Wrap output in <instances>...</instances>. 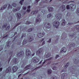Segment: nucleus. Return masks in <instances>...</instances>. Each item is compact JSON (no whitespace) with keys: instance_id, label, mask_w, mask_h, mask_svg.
<instances>
[{"instance_id":"1","label":"nucleus","mask_w":79,"mask_h":79,"mask_svg":"<svg viewBox=\"0 0 79 79\" xmlns=\"http://www.w3.org/2000/svg\"><path fill=\"white\" fill-rule=\"evenodd\" d=\"M52 58L53 57H50L49 59L45 60H44V62H43L41 65H40L37 68H36L35 69H39V68H40L42 67V66H44V64L45 63V62H48H48L47 63V65L48 64H50L51 63H52V61H50V60H52Z\"/></svg>"},{"instance_id":"2","label":"nucleus","mask_w":79,"mask_h":79,"mask_svg":"<svg viewBox=\"0 0 79 79\" xmlns=\"http://www.w3.org/2000/svg\"><path fill=\"white\" fill-rule=\"evenodd\" d=\"M30 38L28 39L27 40H23V42L22 43L23 45H25L26 44H27L28 42H31V41H32L33 40H34V39L33 38V37H29Z\"/></svg>"},{"instance_id":"3","label":"nucleus","mask_w":79,"mask_h":79,"mask_svg":"<svg viewBox=\"0 0 79 79\" xmlns=\"http://www.w3.org/2000/svg\"><path fill=\"white\" fill-rule=\"evenodd\" d=\"M53 24L54 27H55L57 29H58L60 26V22L58 21H54L53 23Z\"/></svg>"},{"instance_id":"4","label":"nucleus","mask_w":79,"mask_h":79,"mask_svg":"<svg viewBox=\"0 0 79 79\" xmlns=\"http://www.w3.org/2000/svg\"><path fill=\"white\" fill-rule=\"evenodd\" d=\"M42 21V19H41V15H38L37 16V19H36L35 22L36 23H40V22Z\"/></svg>"},{"instance_id":"5","label":"nucleus","mask_w":79,"mask_h":79,"mask_svg":"<svg viewBox=\"0 0 79 79\" xmlns=\"http://www.w3.org/2000/svg\"><path fill=\"white\" fill-rule=\"evenodd\" d=\"M55 16L56 18L57 19V20H59V21L61 19V18H62V17L61 16V14L60 13L56 14Z\"/></svg>"},{"instance_id":"6","label":"nucleus","mask_w":79,"mask_h":79,"mask_svg":"<svg viewBox=\"0 0 79 79\" xmlns=\"http://www.w3.org/2000/svg\"><path fill=\"white\" fill-rule=\"evenodd\" d=\"M69 66V62H68L67 64L64 66V69H63L61 71V73L63 72H66L67 71V67Z\"/></svg>"},{"instance_id":"7","label":"nucleus","mask_w":79,"mask_h":79,"mask_svg":"<svg viewBox=\"0 0 79 79\" xmlns=\"http://www.w3.org/2000/svg\"><path fill=\"white\" fill-rule=\"evenodd\" d=\"M45 33L44 31L42 32L41 33H38L37 35H37L38 37H39V38H41V37H42L43 36H44V35H45Z\"/></svg>"},{"instance_id":"8","label":"nucleus","mask_w":79,"mask_h":79,"mask_svg":"<svg viewBox=\"0 0 79 79\" xmlns=\"http://www.w3.org/2000/svg\"><path fill=\"white\" fill-rule=\"evenodd\" d=\"M26 53L27 56H31V51L29 49H27L26 51Z\"/></svg>"},{"instance_id":"9","label":"nucleus","mask_w":79,"mask_h":79,"mask_svg":"<svg viewBox=\"0 0 79 79\" xmlns=\"http://www.w3.org/2000/svg\"><path fill=\"white\" fill-rule=\"evenodd\" d=\"M44 26L46 29H50V28L51 27L50 24L48 23H45Z\"/></svg>"},{"instance_id":"10","label":"nucleus","mask_w":79,"mask_h":79,"mask_svg":"<svg viewBox=\"0 0 79 79\" xmlns=\"http://www.w3.org/2000/svg\"><path fill=\"white\" fill-rule=\"evenodd\" d=\"M9 55H11L10 57L7 60V61L6 62L8 63V64L10 63V60H11V57L12 56V55H13V51H10V52L9 53Z\"/></svg>"},{"instance_id":"11","label":"nucleus","mask_w":79,"mask_h":79,"mask_svg":"<svg viewBox=\"0 0 79 79\" xmlns=\"http://www.w3.org/2000/svg\"><path fill=\"white\" fill-rule=\"evenodd\" d=\"M24 55V52L22 51L21 52H19V53H18L17 54V55L19 57H20V56H23Z\"/></svg>"},{"instance_id":"12","label":"nucleus","mask_w":79,"mask_h":79,"mask_svg":"<svg viewBox=\"0 0 79 79\" xmlns=\"http://www.w3.org/2000/svg\"><path fill=\"white\" fill-rule=\"evenodd\" d=\"M18 69V67L16 66H14L12 68V71L14 73H15L16 71H17Z\"/></svg>"},{"instance_id":"13","label":"nucleus","mask_w":79,"mask_h":79,"mask_svg":"<svg viewBox=\"0 0 79 79\" xmlns=\"http://www.w3.org/2000/svg\"><path fill=\"white\" fill-rule=\"evenodd\" d=\"M42 53V48H40L39 49V50L36 52V54L37 55H38Z\"/></svg>"},{"instance_id":"14","label":"nucleus","mask_w":79,"mask_h":79,"mask_svg":"<svg viewBox=\"0 0 79 79\" xmlns=\"http://www.w3.org/2000/svg\"><path fill=\"white\" fill-rule=\"evenodd\" d=\"M11 67H9L6 70V73H11Z\"/></svg>"},{"instance_id":"15","label":"nucleus","mask_w":79,"mask_h":79,"mask_svg":"<svg viewBox=\"0 0 79 79\" xmlns=\"http://www.w3.org/2000/svg\"><path fill=\"white\" fill-rule=\"evenodd\" d=\"M61 51L60 52V53H65V52H66L67 50L66 48H63L61 49Z\"/></svg>"},{"instance_id":"16","label":"nucleus","mask_w":79,"mask_h":79,"mask_svg":"<svg viewBox=\"0 0 79 79\" xmlns=\"http://www.w3.org/2000/svg\"><path fill=\"white\" fill-rule=\"evenodd\" d=\"M76 47V44L74 43H73L72 44H71L69 46V48L71 49V48H74Z\"/></svg>"},{"instance_id":"17","label":"nucleus","mask_w":79,"mask_h":79,"mask_svg":"<svg viewBox=\"0 0 79 79\" xmlns=\"http://www.w3.org/2000/svg\"><path fill=\"white\" fill-rule=\"evenodd\" d=\"M70 6H71V10L72 11H74V9L76 8V6L73 5V4H71L70 5Z\"/></svg>"},{"instance_id":"18","label":"nucleus","mask_w":79,"mask_h":79,"mask_svg":"<svg viewBox=\"0 0 79 79\" xmlns=\"http://www.w3.org/2000/svg\"><path fill=\"white\" fill-rule=\"evenodd\" d=\"M36 59H37V58L35 57H34L33 58V61L34 63H38L39 61V60L38 59H36Z\"/></svg>"},{"instance_id":"19","label":"nucleus","mask_w":79,"mask_h":79,"mask_svg":"<svg viewBox=\"0 0 79 79\" xmlns=\"http://www.w3.org/2000/svg\"><path fill=\"white\" fill-rule=\"evenodd\" d=\"M27 29V27H20V29L21 31H26V29Z\"/></svg>"},{"instance_id":"20","label":"nucleus","mask_w":79,"mask_h":79,"mask_svg":"<svg viewBox=\"0 0 79 79\" xmlns=\"http://www.w3.org/2000/svg\"><path fill=\"white\" fill-rule=\"evenodd\" d=\"M61 8L62 11H64V10H66V8H65V5H63L60 7V8Z\"/></svg>"},{"instance_id":"21","label":"nucleus","mask_w":79,"mask_h":79,"mask_svg":"<svg viewBox=\"0 0 79 79\" xmlns=\"http://www.w3.org/2000/svg\"><path fill=\"white\" fill-rule=\"evenodd\" d=\"M21 17V14L20 13H18L17 14V18L18 19H20Z\"/></svg>"},{"instance_id":"22","label":"nucleus","mask_w":79,"mask_h":79,"mask_svg":"<svg viewBox=\"0 0 79 79\" xmlns=\"http://www.w3.org/2000/svg\"><path fill=\"white\" fill-rule=\"evenodd\" d=\"M48 10L49 12H51L52 11H53V7H49L48 8Z\"/></svg>"},{"instance_id":"23","label":"nucleus","mask_w":79,"mask_h":79,"mask_svg":"<svg viewBox=\"0 0 79 79\" xmlns=\"http://www.w3.org/2000/svg\"><path fill=\"white\" fill-rule=\"evenodd\" d=\"M13 63H14L15 64H16L18 63V59L15 58L13 60Z\"/></svg>"},{"instance_id":"24","label":"nucleus","mask_w":79,"mask_h":79,"mask_svg":"<svg viewBox=\"0 0 79 79\" xmlns=\"http://www.w3.org/2000/svg\"><path fill=\"white\" fill-rule=\"evenodd\" d=\"M7 7V4H6L4 5L3 7H2V8L0 9V10H5Z\"/></svg>"},{"instance_id":"25","label":"nucleus","mask_w":79,"mask_h":79,"mask_svg":"<svg viewBox=\"0 0 79 79\" xmlns=\"http://www.w3.org/2000/svg\"><path fill=\"white\" fill-rule=\"evenodd\" d=\"M66 74V73H63L62 74V77H61V78L62 79H66L65 78V75Z\"/></svg>"},{"instance_id":"26","label":"nucleus","mask_w":79,"mask_h":79,"mask_svg":"<svg viewBox=\"0 0 79 79\" xmlns=\"http://www.w3.org/2000/svg\"><path fill=\"white\" fill-rule=\"evenodd\" d=\"M20 10V7H18L17 9H13V12H16V11H19V10Z\"/></svg>"},{"instance_id":"27","label":"nucleus","mask_w":79,"mask_h":79,"mask_svg":"<svg viewBox=\"0 0 79 79\" xmlns=\"http://www.w3.org/2000/svg\"><path fill=\"white\" fill-rule=\"evenodd\" d=\"M60 23H62V26H64L65 25L66 22L65 20H63L61 21Z\"/></svg>"},{"instance_id":"28","label":"nucleus","mask_w":79,"mask_h":79,"mask_svg":"<svg viewBox=\"0 0 79 79\" xmlns=\"http://www.w3.org/2000/svg\"><path fill=\"white\" fill-rule=\"evenodd\" d=\"M32 31H34V28H30L27 31L28 32H32Z\"/></svg>"},{"instance_id":"29","label":"nucleus","mask_w":79,"mask_h":79,"mask_svg":"<svg viewBox=\"0 0 79 79\" xmlns=\"http://www.w3.org/2000/svg\"><path fill=\"white\" fill-rule=\"evenodd\" d=\"M76 59H75L74 61L75 63V64H78L79 63V60L77 59V58H76Z\"/></svg>"},{"instance_id":"30","label":"nucleus","mask_w":79,"mask_h":79,"mask_svg":"<svg viewBox=\"0 0 79 79\" xmlns=\"http://www.w3.org/2000/svg\"><path fill=\"white\" fill-rule=\"evenodd\" d=\"M8 20L9 22L12 21V20H13V17L12 16H9L8 18Z\"/></svg>"},{"instance_id":"31","label":"nucleus","mask_w":79,"mask_h":79,"mask_svg":"<svg viewBox=\"0 0 79 79\" xmlns=\"http://www.w3.org/2000/svg\"><path fill=\"white\" fill-rule=\"evenodd\" d=\"M26 37V34H23L22 36L21 37V39L22 40H23V37L25 38Z\"/></svg>"},{"instance_id":"32","label":"nucleus","mask_w":79,"mask_h":79,"mask_svg":"<svg viewBox=\"0 0 79 79\" xmlns=\"http://www.w3.org/2000/svg\"><path fill=\"white\" fill-rule=\"evenodd\" d=\"M12 8H13L12 6L11 5H10V4H9L8 7L7 8V10H10V9L11 10L12 9Z\"/></svg>"},{"instance_id":"33","label":"nucleus","mask_w":79,"mask_h":79,"mask_svg":"<svg viewBox=\"0 0 79 79\" xmlns=\"http://www.w3.org/2000/svg\"><path fill=\"white\" fill-rule=\"evenodd\" d=\"M75 29H76L77 31L78 32H79V25H77L76 26Z\"/></svg>"},{"instance_id":"34","label":"nucleus","mask_w":79,"mask_h":79,"mask_svg":"<svg viewBox=\"0 0 79 79\" xmlns=\"http://www.w3.org/2000/svg\"><path fill=\"white\" fill-rule=\"evenodd\" d=\"M48 74H51L52 73V70L51 69L50 70L48 69Z\"/></svg>"},{"instance_id":"35","label":"nucleus","mask_w":79,"mask_h":79,"mask_svg":"<svg viewBox=\"0 0 79 79\" xmlns=\"http://www.w3.org/2000/svg\"><path fill=\"white\" fill-rule=\"evenodd\" d=\"M51 56V54H50V53H48L46 55V58H48V57H50Z\"/></svg>"},{"instance_id":"36","label":"nucleus","mask_w":79,"mask_h":79,"mask_svg":"<svg viewBox=\"0 0 79 79\" xmlns=\"http://www.w3.org/2000/svg\"><path fill=\"white\" fill-rule=\"evenodd\" d=\"M7 26V23H5L4 25H3L2 26V28H3V29H5V28H6V26Z\"/></svg>"},{"instance_id":"37","label":"nucleus","mask_w":79,"mask_h":79,"mask_svg":"<svg viewBox=\"0 0 79 79\" xmlns=\"http://www.w3.org/2000/svg\"><path fill=\"white\" fill-rule=\"evenodd\" d=\"M52 13L48 14L47 16V18H50L52 16Z\"/></svg>"},{"instance_id":"38","label":"nucleus","mask_w":79,"mask_h":79,"mask_svg":"<svg viewBox=\"0 0 79 79\" xmlns=\"http://www.w3.org/2000/svg\"><path fill=\"white\" fill-rule=\"evenodd\" d=\"M25 24H31V22L27 21L26 22Z\"/></svg>"},{"instance_id":"39","label":"nucleus","mask_w":79,"mask_h":79,"mask_svg":"<svg viewBox=\"0 0 79 79\" xmlns=\"http://www.w3.org/2000/svg\"><path fill=\"white\" fill-rule=\"evenodd\" d=\"M10 25L9 24L8 27H7L6 28V31H8L10 29Z\"/></svg>"},{"instance_id":"40","label":"nucleus","mask_w":79,"mask_h":79,"mask_svg":"<svg viewBox=\"0 0 79 79\" xmlns=\"http://www.w3.org/2000/svg\"><path fill=\"white\" fill-rule=\"evenodd\" d=\"M51 78L52 79H57V77L55 76H54L52 77Z\"/></svg>"},{"instance_id":"41","label":"nucleus","mask_w":79,"mask_h":79,"mask_svg":"<svg viewBox=\"0 0 79 79\" xmlns=\"http://www.w3.org/2000/svg\"><path fill=\"white\" fill-rule=\"evenodd\" d=\"M77 14L79 16V8H78L77 9Z\"/></svg>"},{"instance_id":"42","label":"nucleus","mask_w":79,"mask_h":79,"mask_svg":"<svg viewBox=\"0 0 79 79\" xmlns=\"http://www.w3.org/2000/svg\"><path fill=\"white\" fill-rule=\"evenodd\" d=\"M53 70H57V67H56L55 66H54L53 68H52Z\"/></svg>"},{"instance_id":"43","label":"nucleus","mask_w":79,"mask_h":79,"mask_svg":"<svg viewBox=\"0 0 79 79\" xmlns=\"http://www.w3.org/2000/svg\"><path fill=\"white\" fill-rule=\"evenodd\" d=\"M38 13V10H35L33 12V14L34 15L35 14H36V13Z\"/></svg>"},{"instance_id":"44","label":"nucleus","mask_w":79,"mask_h":79,"mask_svg":"<svg viewBox=\"0 0 79 79\" xmlns=\"http://www.w3.org/2000/svg\"><path fill=\"white\" fill-rule=\"evenodd\" d=\"M29 67H31V64H29L27 65L26 67H25L24 68L25 69H26V68H29Z\"/></svg>"},{"instance_id":"45","label":"nucleus","mask_w":79,"mask_h":79,"mask_svg":"<svg viewBox=\"0 0 79 79\" xmlns=\"http://www.w3.org/2000/svg\"><path fill=\"white\" fill-rule=\"evenodd\" d=\"M9 36V34H7L6 35L4 36L2 38V39H4V38H5V37H8Z\"/></svg>"},{"instance_id":"46","label":"nucleus","mask_w":79,"mask_h":79,"mask_svg":"<svg viewBox=\"0 0 79 79\" xmlns=\"http://www.w3.org/2000/svg\"><path fill=\"white\" fill-rule=\"evenodd\" d=\"M24 1V0H21L19 2L20 4H21V5H23V2Z\"/></svg>"},{"instance_id":"47","label":"nucleus","mask_w":79,"mask_h":79,"mask_svg":"<svg viewBox=\"0 0 79 79\" xmlns=\"http://www.w3.org/2000/svg\"><path fill=\"white\" fill-rule=\"evenodd\" d=\"M19 23L17 24L13 28V29H15V27H17V26H19Z\"/></svg>"},{"instance_id":"48","label":"nucleus","mask_w":79,"mask_h":79,"mask_svg":"<svg viewBox=\"0 0 79 79\" xmlns=\"http://www.w3.org/2000/svg\"><path fill=\"white\" fill-rule=\"evenodd\" d=\"M17 5H16V4L15 3H13L12 4V6L14 7H16V6H17Z\"/></svg>"},{"instance_id":"49","label":"nucleus","mask_w":79,"mask_h":79,"mask_svg":"<svg viewBox=\"0 0 79 79\" xmlns=\"http://www.w3.org/2000/svg\"><path fill=\"white\" fill-rule=\"evenodd\" d=\"M75 35L74 34H72V35H69V37H73Z\"/></svg>"},{"instance_id":"50","label":"nucleus","mask_w":79,"mask_h":79,"mask_svg":"<svg viewBox=\"0 0 79 79\" xmlns=\"http://www.w3.org/2000/svg\"><path fill=\"white\" fill-rule=\"evenodd\" d=\"M42 12L44 14H45V13H46L47 12V11H46L45 10H44L42 11Z\"/></svg>"},{"instance_id":"51","label":"nucleus","mask_w":79,"mask_h":79,"mask_svg":"<svg viewBox=\"0 0 79 79\" xmlns=\"http://www.w3.org/2000/svg\"><path fill=\"white\" fill-rule=\"evenodd\" d=\"M66 8H67V9L68 10L69 9H70V8H69V5H67V6H66Z\"/></svg>"},{"instance_id":"52","label":"nucleus","mask_w":79,"mask_h":79,"mask_svg":"<svg viewBox=\"0 0 79 79\" xmlns=\"http://www.w3.org/2000/svg\"><path fill=\"white\" fill-rule=\"evenodd\" d=\"M66 16L68 17H69V16H70V14L69 13H68L66 14Z\"/></svg>"},{"instance_id":"53","label":"nucleus","mask_w":79,"mask_h":79,"mask_svg":"<svg viewBox=\"0 0 79 79\" xmlns=\"http://www.w3.org/2000/svg\"><path fill=\"white\" fill-rule=\"evenodd\" d=\"M26 8H27L26 6H23V10H26Z\"/></svg>"},{"instance_id":"54","label":"nucleus","mask_w":79,"mask_h":79,"mask_svg":"<svg viewBox=\"0 0 79 79\" xmlns=\"http://www.w3.org/2000/svg\"><path fill=\"white\" fill-rule=\"evenodd\" d=\"M9 42L8 43V44H7V47H8V48H9V47H10V45H11V44H9Z\"/></svg>"},{"instance_id":"55","label":"nucleus","mask_w":79,"mask_h":79,"mask_svg":"<svg viewBox=\"0 0 79 79\" xmlns=\"http://www.w3.org/2000/svg\"><path fill=\"white\" fill-rule=\"evenodd\" d=\"M49 40L47 42H48L49 43H50V42H51V41H52V39L50 38L49 39Z\"/></svg>"},{"instance_id":"56","label":"nucleus","mask_w":79,"mask_h":79,"mask_svg":"<svg viewBox=\"0 0 79 79\" xmlns=\"http://www.w3.org/2000/svg\"><path fill=\"white\" fill-rule=\"evenodd\" d=\"M17 37H18V35H16L15 36V37L14 38V41L16 39V38H17Z\"/></svg>"},{"instance_id":"57","label":"nucleus","mask_w":79,"mask_h":79,"mask_svg":"<svg viewBox=\"0 0 79 79\" xmlns=\"http://www.w3.org/2000/svg\"><path fill=\"white\" fill-rule=\"evenodd\" d=\"M27 13H29L30 11H31V9H27Z\"/></svg>"},{"instance_id":"58","label":"nucleus","mask_w":79,"mask_h":79,"mask_svg":"<svg viewBox=\"0 0 79 79\" xmlns=\"http://www.w3.org/2000/svg\"><path fill=\"white\" fill-rule=\"evenodd\" d=\"M68 24V25H69V26H71V25H73V23H69Z\"/></svg>"},{"instance_id":"59","label":"nucleus","mask_w":79,"mask_h":79,"mask_svg":"<svg viewBox=\"0 0 79 79\" xmlns=\"http://www.w3.org/2000/svg\"><path fill=\"white\" fill-rule=\"evenodd\" d=\"M27 8L28 9H30V8H31V6H28L27 7Z\"/></svg>"},{"instance_id":"60","label":"nucleus","mask_w":79,"mask_h":79,"mask_svg":"<svg viewBox=\"0 0 79 79\" xmlns=\"http://www.w3.org/2000/svg\"><path fill=\"white\" fill-rule=\"evenodd\" d=\"M59 56H59V55H57L55 57L56 59H57V58H58V57H59Z\"/></svg>"},{"instance_id":"61","label":"nucleus","mask_w":79,"mask_h":79,"mask_svg":"<svg viewBox=\"0 0 79 79\" xmlns=\"http://www.w3.org/2000/svg\"><path fill=\"white\" fill-rule=\"evenodd\" d=\"M16 34H17V32H15L14 33V35H13V37H14V36H15V35H16Z\"/></svg>"},{"instance_id":"62","label":"nucleus","mask_w":79,"mask_h":79,"mask_svg":"<svg viewBox=\"0 0 79 79\" xmlns=\"http://www.w3.org/2000/svg\"><path fill=\"white\" fill-rule=\"evenodd\" d=\"M40 0H35L36 3H38Z\"/></svg>"},{"instance_id":"63","label":"nucleus","mask_w":79,"mask_h":79,"mask_svg":"<svg viewBox=\"0 0 79 79\" xmlns=\"http://www.w3.org/2000/svg\"><path fill=\"white\" fill-rule=\"evenodd\" d=\"M45 44V41L43 42L42 43V45H44V44Z\"/></svg>"},{"instance_id":"64","label":"nucleus","mask_w":79,"mask_h":79,"mask_svg":"<svg viewBox=\"0 0 79 79\" xmlns=\"http://www.w3.org/2000/svg\"><path fill=\"white\" fill-rule=\"evenodd\" d=\"M2 69H3V68H0V70L1 71H2Z\"/></svg>"}]
</instances>
